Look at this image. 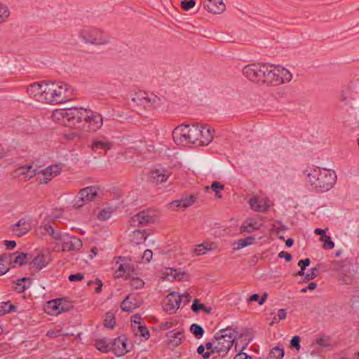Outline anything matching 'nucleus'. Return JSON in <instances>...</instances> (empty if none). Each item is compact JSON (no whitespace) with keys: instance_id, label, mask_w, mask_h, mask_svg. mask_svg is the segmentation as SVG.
<instances>
[{"instance_id":"obj_1","label":"nucleus","mask_w":359,"mask_h":359,"mask_svg":"<svg viewBox=\"0 0 359 359\" xmlns=\"http://www.w3.org/2000/svg\"><path fill=\"white\" fill-rule=\"evenodd\" d=\"M307 182L317 192L331 189L337 182V175L332 170L320 167L309 168L304 171Z\"/></svg>"},{"instance_id":"obj_2","label":"nucleus","mask_w":359,"mask_h":359,"mask_svg":"<svg viewBox=\"0 0 359 359\" xmlns=\"http://www.w3.org/2000/svg\"><path fill=\"white\" fill-rule=\"evenodd\" d=\"M41 102L57 104L65 102L70 99L72 89L63 82L43 81Z\"/></svg>"},{"instance_id":"obj_3","label":"nucleus","mask_w":359,"mask_h":359,"mask_svg":"<svg viewBox=\"0 0 359 359\" xmlns=\"http://www.w3.org/2000/svg\"><path fill=\"white\" fill-rule=\"evenodd\" d=\"M88 117L86 109L72 107L56 109L53 112V118L60 123L83 130L85 118Z\"/></svg>"},{"instance_id":"obj_4","label":"nucleus","mask_w":359,"mask_h":359,"mask_svg":"<svg viewBox=\"0 0 359 359\" xmlns=\"http://www.w3.org/2000/svg\"><path fill=\"white\" fill-rule=\"evenodd\" d=\"M20 175H25V180L31 179L38 175L39 181L41 184H47L53 178L57 176L62 171L60 164L52 165L43 170L33 169L32 165L22 167L18 170Z\"/></svg>"},{"instance_id":"obj_5","label":"nucleus","mask_w":359,"mask_h":359,"mask_svg":"<svg viewBox=\"0 0 359 359\" xmlns=\"http://www.w3.org/2000/svg\"><path fill=\"white\" fill-rule=\"evenodd\" d=\"M238 332L231 327L220 330L215 336V346L212 353H218L224 357L235 342Z\"/></svg>"},{"instance_id":"obj_6","label":"nucleus","mask_w":359,"mask_h":359,"mask_svg":"<svg viewBox=\"0 0 359 359\" xmlns=\"http://www.w3.org/2000/svg\"><path fill=\"white\" fill-rule=\"evenodd\" d=\"M214 130L198 125L189 126V142L196 146H205L213 139Z\"/></svg>"},{"instance_id":"obj_7","label":"nucleus","mask_w":359,"mask_h":359,"mask_svg":"<svg viewBox=\"0 0 359 359\" xmlns=\"http://www.w3.org/2000/svg\"><path fill=\"white\" fill-rule=\"evenodd\" d=\"M269 73L267 86H279L289 83L292 79V74L290 72L281 66L276 67L270 65Z\"/></svg>"},{"instance_id":"obj_8","label":"nucleus","mask_w":359,"mask_h":359,"mask_svg":"<svg viewBox=\"0 0 359 359\" xmlns=\"http://www.w3.org/2000/svg\"><path fill=\"white\" fill-rule=\"evenodd\" d=\"M80 37L86 42L95 45L104 44L108 42L107 37L99 29L85 27L79 32Z\"/></svg>"},{"instance_id":"obj_9","label":"nucleus","mask_w":359,"mask_h":359,"mask_svg":"<svg viewBox=\"0 0 359 359\" xmlns=\"http://www.w3.org/2000/svg\"><path fill=\"white\" fill-rule=\"evenodd\" d=\"M159 98L153 94L147 93L136 94L132 98V102L139 107H142L145 109H151L159 102Z\"/></svg>"},{"instance_id":"obj_10","label":"nucleus","mask_w":359,"mask_h":359,"mask_svg":"<svg viewBox=\"0 0 359 359\" xmlns=\"http://www.w3.org/2000/svg\"><path fill=\"white\" fill-rule=\"evenodd\" d=\"M86 114L88 117L85 118L83 130L94 132L99 130L103 124L102 115L90 109H86Z\"/></svg>"},{"instance_id":"obj_11","label":"nucleus","mask_w":359,"mask_h":359,"mask_svg":"<svg viewBox=\"0 0 359 359\" xmlns=\"http://www.w3.org/2000/svg\"><path fill=\"white\" fill-rule=\"evenodd\" d=\"M158 219V216L150 210H146L135 215L130 220V225L136 226L147 224L154 223Z\"/></svg>"},{"instance_id":"obj_12","label":"nucleus","mask_w":359,"mask_h":359,"mask_svg":"<svg viewBox=\"0 0 359 359\" xmlns=\"http://www.w3.org/2000/svg\"><path fill=\"white\" fill-rule=\"evenodd\" d=\"M172 137L175 142L179 145H187L189 142V125H181L176 127L172 131Z\"/></svg>"},{"instance_id":"obj_13","label":"nucleus","mask_w":359,"mask_h":359,"mask_svg":"<svg viewBox=\"0 0 359 359\" xmlns=\"http://www.w3.org/2000/svg\"><path fill=\"white\" fill-rule=\"evenodd\" d=\"M262 64H250L243 69V75L252 82L260 83Z\"/></svg>"},{"instance_id":"obj_14","label":"nucleus","mask_w":359,"mask_h":359,"mask_svg":"<svg viewBox=\"0 0 359 359\" xmlns=\"http://www.w3.org/2000/svg\"><path fill=\"white\" fill-rule=\"evenodd\" d=\"M181 302L182 298H180V295L178 293L175 292H171L165 297L163 309L170 314L174 313L179 309Z\"/></svg>"},{"instance_id":"obj_15","label":"nucleus","mask_w":359,"mask_h":359,"mask_svg":"<svg viewBox=\"0 0 359 359\" xmlns=\"http://www.w3.org/2000/svg\"><path fill=\"white\" fill-rule=\"evenodd\" d=\"M32 229V219L23 217L11 227V231L18 237L27 234Z\"/></svg>"},{"instance_id":"obj_16","label":"nucleus","mask_w":359,"mask_h":359,"mask_svg":"<svg viewBox=\"0 0 359 359\" xmlns=\"http://www.w3.org/2000/svg\"><path fill=\"white\" fill-rule=\"evenodd\" d=\"M113 147V142L106 138H94L92 140L90 148L93 152L105 155Z\"/></svg>"},{"instance_id":"obj_17","label":"nucleus","mask_w":359,"mask_h":359,"mask_svg":"<svg viewBox=\"0 0 359 359\" xmlns=\"http://www.w3.org/2000/svg\"><path fill=\"white\" fill-rule=\"evenodd\" d=\"M61 243L62 250L67 252L79 250L83 245L80 238L68 234L64 235Z\"/></svg>"},{"instance_id":"obj_18","label":"nucleus","mask_w":359,"mask_h":359,"mask_svg":"<svg viewBox=\"0 0 359 359\" xmlns=\"http://www.w3.org/2000/svg\"><path fill=\"white\" fill-rule=\"evenodd\" d=\"M127 346L126 337L120 336L111 341V351L118 357L123 356L130 351Z\"/></svg>"},{"instance_id":"obj_19","label":"nucleus","mask_w":359,"mask_h":359,"mask_svg":"<svg viewBox=\"0 0 359 359\" xmlns=\"http://www.w3.org/2000/svg\"><path fill=\"white\" fill-rule=\"evenodd\" d=\"M170 174V172L166 168H156L149 172V180L153 183H163L169 178Z\"/></svg>"},{"instance_id":"obj_20","label":"nucleus","mask_w":359,"mask_h":359,"mask_svg":"<svg viewBox=\"0 0 359 359\" xmlns=\"http://www.w3.org/2000/svg\"><path fill=\"white\" fill-rule=\"evenodd\" d=\"M5 262H9L12 267L22 266L26 264L27 254L21 252L4 255Z\"/></svg>"},{"instance_id":"obj_21","label":"nucleus","mask_w":359,"mask_h":359,"mask_svg":"<svg viewBox=\"0 0 359 359\" xmlns=\"http://www.w3.org/2000/svg\"><path fill=\"white\" fill-rule=\"evenodd\" d=\"M204 7L210 13H220L225 9L223 0H203Z\"/></svg>"},{"instance_id":"obj_22","label":"nucleus","mask_w":359,"mask_h":359,"mask_svg":"<svg viewBox=\"0 0 359 359\" xmlns=\"http://www.w3.org/2000/svg\"><path fill=\"white\" fill-rule=\"evenodd\" d=\"M43 81L41 83H34L27 87V92L30 97H34L36 100L41 102L42 100V94H43Z\"/></svg>"},{"instance_id":"obj_23","label":"nucleus","mask_w":359,"mask_h":359,"mask_svg":"<svg viewBox=\"0 0 359 359\" xmlns=\"http://www.w3.org/2000/svg\"><path fill=\"white\" fill-rule=\"evenodd\" d=\"M196 198L195 195L182 196L180 199L173 201L170 205L171 207L187 208L194 204Z\"/></svg>"},{"instance_id":"obj_24","label":"nucleus","mask_w":359,"mask_h":359,"mask_svg":"<svg viewBox=\"0 0 359 359\" xmlns=\"http://www.w3.org/2000/svg\"><path fill=\"white\" fill-rule=\"evenodd\" d=\"M163 275L165 278L168 280H182L185 278L186 273L184 272L177 271L176 269L172 268H167L163 272Z\"/></svg>"},{"instance_id":"obj_25","label":"nucleus","mask_w":359,"mask_h":359,"mask_svg":"<svg viewBox=\"0 0 359 359\" xmlns=\"http://www.w3.org/2000/svg\"><path fill=\"white\" fill-rule=\"evenodd\" d=\"M260 224L258 222L253 219L245 220L241 226V232L251 233L255 231L259 230Z\"/></svg>"},{"instance_id":"obj_26","label":"nucleus","mask_w":359,"mask_h":359,"mask_svg":"<svg viewBox=\"0 0 359 359\" xmlns=\"http://www.w3.org/2000/svg\"><path fill=\"white\" fill-rule=\"evenodd\" d=\"M81 196H83L86 202H90L95 199L97 195V188L95 187H87L80 190Z\"/></svg>"},{"instance_id":"obj_27","label":"nucleus","mask_w":359,"mask_h":359,"mask_svg":"<svg viewBox=\"0 0 359 359\" xmlns=\"http://www.w3.org/2000/svg\"><path fill=\"white\" fill-rule=\"evenodd\" d=\"M111 341L106 339H98L95 341V346L102 353H108L111 351Z\"/></svg>"},{"instance_id":"obj_28","label":"nucleus","mask_w":359,"mask_h":359,"mask_svg":"<svg viewBox=\"0 0 359 359\" xmlns=\"http://www.w3.org/2000/svg\"><path fill=\"white\" fill-rule=\"evenodd\" d=\"M262 200H259L257 198H252L249 201L250 208L257 212H265L267 211L271 205H261Z\"/></svg>"},{"instance_id":"obj_29","label":"nucleus","mask_w":359,"mask_h":359,"mask_svg":"<svg viewBox=\"0 0 359 359\" xmlns=\"http://www.w3.org/2000/svg\"><path fill=\"white\" fill-rule=\"evenodd\" d=\"M147 238V235L144 231L136 230L133 232L131 236V241L139 245L143 243Z\"/></svg>"},{"instance_id":"obj_30","label":"nucleus","mask_w":359,"mask_h":359,"mask_svg":"<svg viewBox=\"0 0 359 359\" xmlns=\"http://www.w3.org/2000/svg\"><path fill=\"white\" fill-rule=\"evenodd\" d=\"M48 264V260H47L43 255H38L30 263L34 267H36L37 269H42Z\"/></svg>"},{"instance_id":"obj_31","label":"nucleus","mask_w":359,"mask_h":359,"mask_svg":"<svg viewBox=\"0 0 359 359\" xmlns=\"http://www.w3.org/2000/svg\"><path fill=\"white\" fill-rule=\"evenodd\" d=\"M31 284L30 279L28 278H22L18 280L15 283V290L19 293L23 292L29 287Z\"/></svg>"},{"instance_id":"obj_32","label":"nucleus","mask_w":359,"mask_h":359,"mask_svg":"<svg viewBox=\"0 0 359 359\" xmlns=\"http://www.w3.org/2000/svg\"><path fill=\"white\" fill-rule=\"evenodd\" d=\"M137 307L135 301L130 300V295H128L122 302L121 308L123 311L126 312H131Z\"/></svg>"},{"instance_id":"obj_33","label":"nucleus","mask_w":359,"mask_h":359,"mask_svg":"<svg viewBox=\"0 0 359 359\" xmlns=\"http://www.w3.org/2000/svg\"><path fill=\"white\" fill-rule=\"evenodd\" d=\"M212 243H203L197 245V247L194 250V253L197 255H203L205 254L208 251H210L212 249Z\"/></svg>"},{"instance_id":"obj_34","label":"nucleus","mask_w":359,"mask_h":359,"mask_svg":"<svg viewBox=\"0 0 359 359\" xmlns=\"http://www.w3.org/2000/svg\"><path fill=\"white\" fill-rule=\"evenodd\" d=\"M253 240L254 238L252 237H247L245 238L238 240L234 244L236 245L234 247V250H240L248 245H251L252 243Z\"/></svg>"},{"instance_id":"obj_35","label":"nucleus","mask_w":359,"mask_h":359,"mask_svg":"<svg viewBox=\"0 0 359 359\" xmlns=\"http://www.w3.org/2000/svg\"><path fill=\"white\" fill-rule=\"evenodd\" d=\"M269 64H262V72H259L261 74V81L260 83L266 84L267 86L268 84V76H269Z\"/></svg>"},{"instance_id":"obj_36","label":"nucleus","mask_w":359,"mask_h":359,"mask_svg":"<svg viewBox=\"0 0 359 359\" xmlns=\"http://www.w3.org/2000/svg\"><path fill=\"white\" fill-rule=\"evenodd\" d=\"M190 331L197 339L201 338L204 334V330L202 326L196 323L191 325Z\"/></svg>"},{"instance_id":"obj_37","label":"nucleus","mask_w":359,"mask_h":359,"mask_svg":"<svg viewBox=\"0 0 359 359\" xmlns=\"http://www.w3.org/2000/svg\"><path fill=\"white\" fill-rule=\"evenodd\" d=\"M191 309L194 312H198L199 310H203L207 313H210L212 311L210 307H206L205 305L202 304H198V300L195 299L194 300L193 304L191 306Z\"/></svg>"},{"instance_id":"obj_38","label":"nucleus","mask_w":359,"mask_h":359,"mask_svg":"<svg viewBox=\"0 0 359 359\" xmlns=\"http://www.w3.org/2000/svg\"><path fill=\"white\" fill-rule=\"evenodd\" d=\"M284 356V349L283 347L276 346L270 352L271 359H281Z\"/></svg>"},{"instance_id":"obj_39","label":"nucleus","mask_w":359,"mask_h":359,"mask_svg":"<svg viewBox=\"0 0 359 359\" xmlns=\"http://www.w3.org/2000/svg\"><path fill=\"white\" fill-rule=\"evenodd\" d=\"M15 307L10 304L8 302H1L0 303V316H4L6 313H11L15 311Z\"/></svg>"},{"instance_id":"obj_40","label":"nucleus","mask_w":359,"mask_h":359,"mask_svg":"<svg viewBox=\"0 0 359 359\" xmlns=\"http://www.w3.org/2000/svg\"><path fill=\"white\" fill-rule=\"evenodd\" d=\"M116 264H118V266H117V269L116 270V277H121L125 274V273L129 272V271H130L129 264H118V262H117Z\"/></svg>"},{"instance_id":"obj_41","label":"nucleus","mask_w":359,"mask_h":359,"mask_svg":"<svg viewBox=\"0 0 359 359\" xmlns=\"http://www.w3.org/2000/svg\"><path fill=\"white\" fill-rule=\"evenodd\" d=\"M86 199L84 198L83 196H81V191L79 192L77 196L74 198V199L72 201V204L74 208H81L82 207L85 203H86Z\"/></svg>"},{"instance_id":"obj_42","label":"nucleus","mask_w":359,"mask_h":359,"mask_svg":"<svg viewBox=\"0 0 359 359\" xmlns=\"http://www.w3.org/2000/svg\"><path fill=\"white\" fill-rule=\"evenodd\" d=\"M10 11L8 7L4 4H0V24L2 23L8 18Z\"/></svg>"},{"instance_id":"obj_43","label":"nucleus","mask_w":359,"mask_h":359,"mask_svg":"<svg viewBox=\"0 0 359 359\" xmlns=\"http://www.w3.org/2000/svg\"><path fill=\"white\" fill-rule=\"evenodd\" d=\"M144 285V282L137 278V277H133L131 278V280H130V286L132 287L133 289H135V290H138V289H140L142 287H143Z\"/></svg>"},{"instance_id":"obj_44","label":"nucleus","mask_w":359,"mask_h":359,"mask_svg":"<svg viewBox=\"0 0 359 359\" xmlns=\"http://www.w3.org/2000/svg\"><path fill=\"white\" fill-rule=\"evenodd\" d=\"M320 241L323 242V248L326 250H331L334 248V243L329 236L320 237Z\"/></svg>"},{"instance_id":"obj_45","label":"nucleus","mask_w":359,"mask_h":359,"mask_svg":"<svg viewBox=\"0 0 359 359\" xmlns=\"http://www.w3.org/2000/svg\"><path fill=\"white\" fill-rule=\"evenodd\" d=\"M267 294L266 292H264L262 296L261 297V298H259V296L257 294H254L252 295H251L248 299L249 302H258L259 304V305H262L266 298H267Z\"/></svg>"},{"instance_id":"obj_46","label":"nucleus","mask_w":359,"mask_h":359,"mask_svg":"<svg viewBox=\"0 0 359 359\" xmlns=\"http://www.w3.org/2000/svg\"><path fill=\"white\" fill-rule=\"evenodd\" d=\"M138 333L144 339H148L150 337V334L147 327L144 325H140L137 326V332L135 333V334H137Z\"/></svg>"},{"instance_id":"obj_47","label":"nucleus","mask_w":359,"mask_h":359,"mask_svg":"<svg viewBox=\"0 0 359 359\" xmlns=\"http://www.w3.org/2000/svg\"><path fill=\"white\" fill-rule=\"evenodd\" d=\"M286 316H287V312L285 311V309H279L277 312V315L273 317V320L270 325H271L273 323H278L280 320L285 319Z\"/></svg>"},{"instance_id":"obj_48","label":"nucleus","mask_w":359,"mask_h":359,"mask_svg":"<svg viewBox=\"0 0 359 359\" xmlns=\"http://www.w3.org/2000/svg\"><path fill=\"white\" fill-rule=\"evenodd\" d=\"M112 211L110 209H103L97 215L100 220H107L111 217Z\"/></svg>"},{"instance_id":"obj_49","label":"nucleus","mask_w":359,"mask_h":359,"mask_svg":"<svg viewBox=\"0 0 359 359\" xmlns=\"http://www.w3.org/2000/svg\"><path fill=\"white\" fill-rule=\"evenodd\" d=\"M48 307L51 308L52 310L56 313H60L62 311H63V307L61 306L57 300L49 302Z\"/></svg>"},{"instance_id":"obj_50","label":"nucleus","mask_w":359,"mask_h":359,"mask_svg":"<svg viewBox=\"0 0 359 359\" xmlns=\"http://www.w3.org/2000/svg\"><path fill=\"white\" fill-rule=\"evenodd\" d=\"M196 4V1L194 0H184L181 2V6L184 11H189L190 8H193Z\"/></svg>"},{"instance_id":"obj_51","label":"nucleus","mask_w":359,"mask_h":359,"mask_svg":"<svg viewBox=\"0 0 359 359\" xmlns=\"http://www.w3.org/2000/svg\"><path fill=\"white\" fill-rule=\"evenodd\" d=\"M290 346L295 348L297 351L300 349V337L299 336H294L292 338Z\"/></svg>"},{"instance_id":"obj_52","label":"nucleus","mask_w":359,"mask_h":359,"mask_svg":"<svg viewBox=\"0 0 359 359\" xmlns=\"http://www.w3.org/2000/svg\"><path fill=\"white\" fill-rule=\"evenodd\" d=\"M197 353L198 355H201L203 358L207 359L210 358L211 355V352L206 351L205 352V346L203 345H200L197 348Z\"/></svg>"},{"instance_id":"obj_53","label":"nucleus","mask_w":359,"mask_h":359,"mask_svg":"<svg viewBox=\"0 0 359 359\" xmlns=\"http://www.w3.org/2000/svg\"><path fill=\"white\" fill-rule=\"evenodd\" d=\"M318 273V269L316 267L311 268L309 270V273L306 274V279L308 280L314 279Z\"/></svg>"},{"instance_id":"obj_54","label":"nucleus","mask_w":359,"mask_h":359,"mask_svg":"<svg viewBox=\"0 0 359 359\" xmlns=\"http://www.w3.org/2000/svg\"><path fill=\"white\" fill-rule=\"evenodd\" d=\"M83 278V274L81 273H77L75 274H71L69 275L68 279L71 282L74 281H79L81 280Z\"/></svg>"},{"instance_id":"obj_55","label":"nucleus","mask_w":359,"mask_h":359,"mask_svg":"<svg viewBox=\"0 0 359 359\" xmlns=\"http://www.w3.org/2000/svg\"><path fill=\"white\" fill-rule=\"evenodd\" d=\"M210 188L212 189V191H214L215 192L217 191L223 190L224 187L223 184H220L219 182H218L217 181H214L212 183Z\"/></svg>"},{"instance_id":"obj_56","label":"nucleus","mask_w":359,"mask_h":359,"mask_svg":"<svg viewBox=\"0 0 359 359\" xmlns=\"http://www.w3.org/2000/svg\"><path fill=\"white\" fill-rule=\"evenodd\" d=\"M311 263V261L309 258H306L305 259H301L298 262V265L300 267V269H302V271H304L306 267L308 266Z\"/></svg>"},{"instance_id":"obj_57","label":"nucleus","mask_w":359,"mask_h":359,"mask_svg":"<svg viewBox=\"0 0 359 359\" xmlns=\"http://www.w3.org/2000/svg\"><path fill=\"white\" fill-rule=\"evenodd\" d=\"M153 253L150 250H146L144 252L142 259L145 260L147 262H149L152 259Z\"/></svg>"},{"instance_id":"obj_58","label":"nucleus","mask_w":359,"mask_h":359,"mask_svg":"<svg viewBox=\"0 0 359 359\" xmlns=\"http://www.w3.org/2000/svg\"><path fill=\"white\" fill-rule=\"evenodd\" d=\"M174 334L175 336L174 337V339L171 340V342H172L175 346H178L179 344H181V338L179 337L177 335L182 334V332L180 331H177V332H175Z\"/></svg>"},{"instance_id":"obj_59","label":"nucleus","mask_w":359,"mask_h":359,"mask_svg":"<svg viewBox=\"0 0 359 359\" xmlns=\"http://www.w3.org/2000/svg\"><path fill=\"white\" fill-rule=\"evenodd\" d=\"M67 137L69 140L77 141L78 140H80L81 138V135L78 134V133L74 132L67 134Z\"/></svg>"},{"instance_id":"obj_60","label":"nucleus","mask_w":359,"mask_h":359,"mask_svg":"<svg viewBox=\"0 0 359 359\" xmlns=\"http://www.w3.org/2000/svg\"><path fill=\"white\" fill-rule=\"evenodd\" d=\"M116 324V320L114 318H111L110 319L106 318L104 320V325L107 327L112 328Z\"/></svg>"},{"instance_id":"obj_61","label":"nucleus","mask_w":359,"mask_h":359,"mask_svg":"<svg viewBox=\"0 0 359 359\" xmlns=\"http://www.w3.org/2000/svg\"><path fill=\"white\" fill-rule=\"evenodd\" d=\"M278 257L280 258H285L287 262H290L292 260V255L290 253L285 251L280 252L278 254Z\"/></svg>"},{"instance_id":"obj_62","label":"nucleus","mask_w":359,"mask_h":359,"mask_svg":"<svg viewBox=\"0 0 359 359\" xmlns=\"http://www.w3.org/2000/svg\"><path fill=\"white\" fill-rule=\"evenodd\" d=\"M51 237L56 241H60L62 242L64 235H62L60 232L54 230L53 233H51Z\"/></svg>"},{"instance_id":"obj_63","label":"nucleus","mask_w":359,"mask_h":359,"mask_svg":"<svg viewBox=\"0 0 359 359\" xmlns=\"http://www.w3.org/2000/svg\"><path fill=\"white\" fill-rule=\"evenodd\" d=\"M4 245L8 250H12L16 246V243L14 241H4Z\"/></svg>"},{"instance_id":"obj_64","label":"nucleus","mask_w":359,"mask_h":359,"mask_svg":"<svg viewBox=\"0 0 359 359\" xmlns=\"http://www.w3.org/2000/svg\"><path fill=\"white\" fill-rule=\"evenodd\" d=\"M180 298H182L181 303H184V305L187 304L191 300V297L189 294L180 295Z\"/></svg>"}]
</instances>
